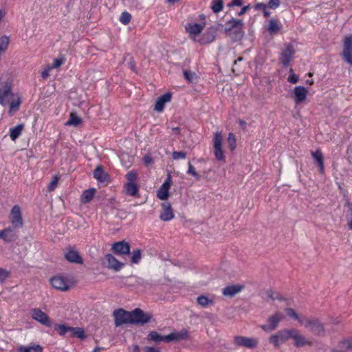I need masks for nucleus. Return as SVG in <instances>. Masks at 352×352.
I'll use <instances>...</instances> for the list:
<instances>
[{
    "label": "nucleus",
    "mask_w": 352,
    "mask_h": 352,
    "mask_svg": "<svg viewBox=\"0 0 352 352\" xmlns=\"http://www.w3.org/2000/svg\"><path fill=\"white\" fill-rule=\"evenodd\" d=\"M12 85L10 81L1 82L0 83V104L3 106L9 103L8 114L12 116L17 112L22 103L21 98L18 94L12 91Z\"/></svg>",
    "instance_id": "f257e3e1"
},
{
    "label": "nucleus",
    "mask_w": 352,
    "mask_h": 352,
    "mask_svg": "<svg viewBox=\"0 0 352 352\" xmlns=\"http://www.w3.org/2000/svg\"><path fill=\"white\" fill-rule=\"evenodd\" d=\"M127 182L124 186V192L126 195L138 197L139 186L136 184L138 174L135 170H131L126 175Z\"/></svg>",
    "instance_id": "f03ea898"
},
{
    "label": "nucleus",
    "mask_w": 352,
    "mask_h": 352,
    "mask_svg": "<svg viewBox=\"0 0 352 352\" xmlns=\"http://www.w3.org/2000/svg\"><path fill=\"white\" fill-rule=\"evenodd\" d=\"M289 339L292 340L293 344L298 348L312 345L311 341L306 338L299 330L294 328L287 329V340Z\"/></svg>",
    "instance_id": "7ed1b4c3"
},
{
    "label": "nucleus",
    "mask_w": 352,
    "mask_h": 352,
    "mask_svg": "<svg viewBox=\"0 0 352 352\" xmlns=\"http://www.w3.org/2000/svg\"><path fill=\"white\" fill-rule=\"evenodd\" d=\"M223 138L221 131H217L212 140L213 152L215 159L219 162H225L226 156L223 150Z\"/></svg>",
    "instance_id": "20e7f679"
},
{
    "label": "nucleus",
    "mask_w": 352,
    "mask_h": 352,
    "mask_svg": "<svg viewBox=\"0 0 352 352\" xmlns=\"http://www.w3.org/2000/svg\"><path fill=\"white\" fill-rule=\"evenodd\" d=\"M304 327L316 336H324L325 333L324 324L318 318L307 317Z\"/></svg>",
    "instance_id": "39448f33"
},
{
    "label": "nucleus",
    "mask_w": 352,
    "mask_h": 352,
    "mask_svg": "<svg viewBox=\"0 0 352 352\" xmlns=\"http://www.w3.org/2000/svg\"><path fill=\"white\" fill-rule=\"evenodd\" d=\"M152 318L151 314L145 313L140 308L131 311V324L144 325L151 322Z\"/></svg>",
    "instance_id": "423d86ee"
},
{
    "label": "nucleus",
    "mask_w": 352,
    "mask_h": 352,
    "mask_svg": "<svg viewBox=\"0 0 352 352\" xmlns=\"http://www.w3.org/2000/svg\"><path fill=\"white\" fill-rule=\"evenodd\" d=\"M113 316L116 327L131 324V311H127L123 309H116L113 312Z\"/></svg>",
    "instance_id": "0eeeda50"
},
{
    "label": "nucleus",
    "mask_w": 352,
    "mask_h": 352,
    "mask_svg": "<svg viewBox=\"0 0 352 352\" xmlns=\"http://www.w3.org/2000/svg\"><path fill=\"white\" fill-rule=\"evenodd\" d=\"M343 60L352 66V35L345 36L343 41V51L342 52Z\"/></svg>",
    "instance_id": "6e6552de"
},
{
    "label": "nucleus",
    "mask_w": 352,
    "mask_h": 352,
    "mask_svg": "<svg viewBox=\"0 0 352 352\" xmlns=\"http://www.w3.org/2000/svg\"><path fill=\"white\" fill-rule=\"evenodd\" d=\"M10 221L13 228H20L23 227V221L19 206L15 205L12 207L10 212Z\"/></svg>",
    "instance_id": "1a4fd4ad"
},
{
    "label": "nucleus",
    "mask_w": 352,
    "mask_h": 352,
    "mask_svg": "<svg viewBox=\"0 0 352 352\" xmlns=\"http://www.w3.org/2000/svg\"><path fill=\"white\" fill-rule=\"evenodd\" d=\"M307 316L294 308H287V320L295 324L304 326Z\"/></svg>",
    "instance_id": "9d476101"
},
{
    "label": "nucleus",
    "mask_w": 352,
    "mask_h": 352,
    "mask_svg": "<svg viewBox=\"0 0 352 352\" xmlns=\"http://www.w3.org/2000/svg\"><path fill=\"white\" fill-rule=\"evenodd\" d=\"M32 318L46 327H52V322L50 317L38 308L32 309L30 311Z\"/></svg>",
    "instance_id": "9b49d317"
},
{
    "label": "nucleus",
    "mask_w": 352,
    "mask_h": 352,
    "mask_svg": "<svg viewBox=\"0 0 352 352\" xmlns=\"http://www.w3.org/2000/svg\"><path fill=\"white\" fill-rule=\"evenodd\" d=\"M102 265L109 269L118 272L122 268L124 264L119 261L113 254H107L102 261Z\"/></svg>",
    "instance_id": "f8f14e48"
},
{
    "label": "nucleus",
    "mask_w": 352,
    "mask_h": 352,
    "mask_svg": "<svg viewBox=\"0 0 352 352\" xmlns=\"http://www.w3.org/2000/svg\"><path fill=\"white\" fill-rule=\"evenodd\" d=\"M283 318L284 316L283 314L280 312H276L269 318L267 323L261 325V327L265 331H272L276 328L278 323L282 319H283Z\"/></svg>",
    "instance_id": "ddd939ff"
},
{
    "label": "nucleus",
    "mask_w": 352,
    "mask_h": 352,
    "mask_svg": "<svg viewBox=\"0 0 352 352\" xmlns=\"http://www.w3.org/2000/svg\"><path fill=\"white\" fill-rule=\"evenodd\" d=\"M338 349H333L331 352H352V336H346L341 338L337 344Z\"/></svg>",
    "instance_id": "4468645a"
},
{
    "label": "nucleus",
    "mask_w": 352,
    "mask_h": 352,
    "mask_svg": "<svg viewBox=\"0 0 352 352\" xmlns=\"http://www.w3.org/2000/svg\"><path fill=\"white\" fill-rule=\"evenodd\" d=\"M131 246L129 243L125 241L114 243L111 246V250L118 255H128L130 253Z\"/></svg>",
    "instance_id": "2eb2a0df"
},
{
    "label": "nucleus",
    "mask_w": 352,
    "mask_h": 352,
    "mask_svg": "<svg viewBox=\"0 0 352 352\" xmlns=\"http://www.w3.org/2000/svg\"><path fill=\"white\" fill-rule=\"evenodd\" d=\"M217 28L211 26L202 34L199 40L201 45H206L213 42L217 36Z\"/></svg>",
    "instance_id": "dca6fc26"
},
{
    "label": "nucleus",
    "mask_w": 352,
    "mask_h": 352,
    "mask_svg": "<svg viewBox=\"0 0 352 352\" xmlns=\"http://www.w3.org/2000/svg\"><path fill=\"white\" fill-rule=\"evenodd\" d=\"M171 177L168 174L163 184L157 191V197L161 200H166L169 197V189L171 185Z\"/></svg>",
    "instance_id": "f3484780"
},
{
    "label": "nucleus",
    "mask_w": 352,
    "mask_h": 352,
    "mask_svg": "<svg viewBox=\"0 0 352 352\" xmlns=\"http://www.w3.org/2000/svg\"><path fill=\"white\" fill-rule=\"evenodd\" d=\"M236 345L242 346L248 349L256 348L258 345V340L256 338L236 336L234 338Z\"/></svg>",
    "instance_id": "a211bd4d"
},
{
    "label": "nucleus",
    "mask_w": 352,
    "mask_h": 352,
    "mask_svg": "<svg viewBox=\"0 0 352 352\" xmlns=\"http://www.w3.org/2000/svg\"><path fill=\"white\" fill-rule=\"evenodd\" d=\"M50 283L52 287L58 290L67 291L69 289L70 286L68 282L60 276H56L50 279Z\"/></svg>",
    "instance_id": "6ab92c4d"
},
{
    "label": "nucleus",
    "mask_w": 352,
    "mask_h": 352,
    "mask_svg": "<svg viewBox=\"0 0 352 352\" xmlns=\"http://www.w3.org/2000/svg\"><path fill=\"white\" fill-rule=\"evenodd\" d=\"M161 220L168 221L174 218V213L169 202H164L162 204V211L160 215Z\"/></svg>",
    "instance_id": "aec40b11"
},
{
    "label": "nucleus",
    "mask_w": 352,
    "mask_h": 352,
    "mask_svg": "<svg viewBox=\"0 0 352 352\" xmlns=\"http://www.w3.org/2000/svg\"><path fill=\"white\" fill-rule=\"evenodd\" d=\"M65 258L74 263L82 264L83 263L82 258L78 253V252L72 248H69L65 254Z\"/></svg>",
    "instance_id": "412c9836"
},
{
    "label": "nucleus",
    "mask_w": 352,
    "mask_h": 352,
    "mask_svg": "<svg viewBox=\"0 0 352 352\" xmlns=\"http://www.w3.org/2000/svg\"><path fill=\"white\" fill-rule=\"evenodd\" d=\"M293 93L294 101L298 104L303 102L306 100L308 90L304 87L298 86L294 88Z\"/></svg>",
    "instance_id": "4be33fe9"
},
{
    "label": "nucleus",
    "mask_w": 352,
    "mask_h": 352,
    "mask_svg": "<svg viewBox=\"0 0 352 352\" xmlns=\"http://www.w3.org/2000/svg\"><path fill=\"white\" fill-rule=\"evenodd\" d=\"M188 338V332L186 329H182L179 332H173L166 336V342L186 340Z\"/></svg>",
    "instance_id": "5701e85b"
},
{
    "label": "nucleus",
    "mask_w": 352,
    "mask_h": 352,
    "mask_svg": "<svg viewBox=\"0 0 352 352\" xmlns=\"http://www.w3.org/2000/svg\"><path fill=\"white\" fill-rule=\"evenodd\" d=\"M94 177L100 183L109 182V175L104 170L102 166H98L94 170Z\"/></svg>",
    "instance_id": "b1692460"
},
{
    "label": "nucleus",
    "mask_w": 352,
    "mask_h": 352,
    "mask_svg": "<svg viewBox=\"0 0 352 352\" xmlns=\"http://www.w3.org/2000/svg\"><path fill=\"white\" fill-rule=\"evenodd\" d=\"M172 98L170 93H166L160 97H159L155 104V110L157 112H161L164 108V105L166 102H170Z\"/></svg>",
    "instance_id": "393cba45"
},
{
    "label": "nucleus",
    "mask_w": 352,
    "mask_h": 352,
    "mask_svg": "<svg viewBox=\"0 0 352 352\" xmlns=\"http://www.w3.org/2000/svg\"><path fill=\"white\" fill-rule=\"evenodd\" d=\"M244 286L241 285H228L223 289L222 294L226 296L232 297L241 292Z\"/></svg>",
    "instance_id": "a878e982"
},
{
    "label": "nucleus",
    "mask_w": 352,
    "mask_h": 352,
    "mask_svg": "<svg viewBox=\"0 0 352 352\" xmlns=\"http://www.w3.org/2000/svg\"><path fill=\"white\" fill-rule=\"evenodd\" d=\"M226 25L227 26L225 28V32L226 34L231 36L233 30L236 28H237L238 30H240L241 26H243V23L241 19H232L227 22Z\"/></svg>",
    "instance_id": "bb28decb"
},
{
    "label": "nucleus",
    "mask_w": 352,
    "mask_h": 352,
    "mask_svg": "<svg viewBox=\"0 0 352 352\" xmlns=\"http://www.w3.org/2000/svg\"><path fill=\"white\" fill-rule=\"evenodd\" d=\"M15 228H7L0 231V238L6 242H10L15 239L16 234L14 232Z\"/></svg>",
    "instance_id": "cd10ccee"
},
{
    "label": "nucleus",
    "mask_w": 352,
    "mask_h": 352,
    "mask_svg": "<svg viewBox=\"0 0 352 352\" xmlns=\"http://www.w3.org/2000/svg\"><path fill=\"white\" fill-rule=\"evenodd\" d=\"M204 25L205 23H204L203 25L199 23H188L186 26V30L188 33H189L190 36H196L202 32Z\"/></svg>",
    "instance_id": "c85d7f7f"
},
{
    "label": "nucleus",
    "mask_w": 352,
    "mask_h": 352,
    "mask_svg": "<svg viewBox=\"0 0 352 352\" xmlns=\"http://www.w3.org/2000/svg\"><path fill=\"white\" fill-rule=\"evenodd\" d=\"M311 155L320 168V173H324V157L323 154L320 149H317L315 152H311Z\"/></svg>",
    "instance_id": "c756f323"
},
{
    "label": "nucleus",
    "mask_w": 352,
    "mask_h": 352,
    "mask_svg": "<svg viewBox=\"0 0 352 352\" xmlns=\"http://www.w3.org/2000/svg\"><path fill=\"white\" fill-rule=\"evenodd\" d=\"M270 342L277 347L286 342V336L283 332H279L277 334L272 336L270 338Z\"/></svg>",
    "instance_id": "7c9ffc66"
},
{
    "label": "nucleus",
    "mask_w": 352,
    "mask_h": 352,
    "mask_svg": "<svg viewBox=\"0 0 352 352\" xmlns=\"http://www.w3.org/2000/svg\"><path fill=\"white\" fill-rule=\"evenodd\" d=\"M25 125L23 124H19L16 126L10 129V137L12 140H16L21 134Z\"/></svg>",
    "instance_id": "2f4dec72"
},
{
    "label": "nucleus",
    "mask_w": 352,
    "mask_h": 352,
    "mask_svg": "<svg viewBox=\"0 0 352 352\" xmlns=\"http://www.w3.org/2000/svg\"><path fill=\"white\" fill-rule=\"evenodd\" d=\"M95 192L96 190L94 188L85 190L81 196V201L84 204L90 202L94 197Z\"/></svg>",
    "instance_id": "473e14b6"
},
{
    "label": "nucleus",
    "mask_w": 352,
    "mask_h": 352,
    "mask_svg": "<svg viewBox=\"0 0 352 352\" xmlns=\"http://www.w3.org/2000/svg\"><path fill=\"white\" fill-rule=\"evenodd\" d=\"M17 351L18 352H43V348L38 344L30 346H21Z\"/></svg>",
    "instance_id": "72a5a7b5"
},
{
    "label": "nucleus",
    "mask_w": 352,
    "mask_h": 352,
    "mask_svg": "<svg viewBox=\"0 0 352 352\" xmlns=\"http://www.w3.org/2000/svg\"><path fill=\"white\" fill-rule=\"evenodd\" d=\"M165 338H166V336H162L160 334H159L157 331H152L148 333V335L147 336V340L148 341H153L155 342H160L162 341L166 342Z\"/></svg>",
    "instance_id": "f704fd0d"
},
{
    "label": "nucleus",
    "mask_w": 352,
    "mask_h": 352,
    "mask_svg": "<svg viewBox=\"0 0 352 352\" xmlns=\"http://www.w3.org/2000/svg\"><path fill=\"white\" fill-rule=\"evenodd\" d=\"M197 303L201 307H207L208 305H214V300L208 298L207 296L201 295L197 298Z\"/></svg>",
    "instance_id": "c9c22d12"
},
{
    "label": "nucleus",
    "mask_w": 352,
    "mask_h": 352,
    "mask_svg": "<svg viewBox=\"0 0 352 352\" xmlns=\"http://www.w3.org/2000/svg\"><path fill=\"white\" fill-rule=\"evenodd\" d=\"M267 30L270 34H277L280 30V25L278 21L274 19H271L269 22Z\"/></svg>",
    "instance_id": "e433bc0d"
},
{
    "label": "nucleus",
    "mask_w": 352,
    "mask_h": 352,
    "mask_svg": "<svg viewBox=\"0 0 352 352\" xmlns=\"http://www.w3.org/2000/svg\"><path fill=\"white\" fill-rule=\"evenodd\" d=\"M82 122V120L77 116V115L74 113H71L69 115V119L66 122V125L67 126H76Z\"/></svg>",
    "instance_id": "4c0bfd02"
},
{
    "label": "nucleus",
    "mask_w": 352,
    "mask_h": 352,
    "mask_svg": "<svg viewBox=\"0 0 352 352\" xmlns=\"http://www.w3.org/2000/svg\"><path fill=\"white\" fill-rule=\"evenodd\" d=\"M69 333L72 337H76L80 339H84L86 337L84 330L80 327H72Z\"/></svg>",
    "instance_id": "58836bf2"
},
{
    "label": "nucleus",
    "mask_w": 352,
    "mask_h": 352,
    "mask_svg": "<svg viewBox=\"0 0 352 352\" xmlns=\"http://www.w3.org/2000/svg\"><path fill=\"white\" fill-rule=\"evenodd\" d=\"M223 8V0H213L211 3V9L214 13H219Z\"/></svg>",
    "instance_id": "ea45409f"
},
{
    "label": "nucleus",
    "mask_w": 352,
    "mask_h": 352,
    "mask_svg": "<svg viewBox=\"0 0 352 352\" xmlns=\"http://www.w3.org/2000/svg\"><path fill=\"white\" fill-rule=\"evenodd\" d=\"M10 43L9 37L7 36H2L0 37V52L4 53L8 47Z\"/></svg>",
    "instance_id": "a19ab883"
},
{
    "label": "nucleus",
    "mask_w": 352,
    "mask_h": 352,
    "mask_svg": "<svg viewBox=\"0 0 352 352\" xmlns=\"http://www.w3.org/2000/svg\"><path fill=\"white\" fill-rule=\"evenodd\" d=\"M227 142L228 144V147L230 151H234L236 146V140L235 138V135L233 133H230L228 134Z\"/></svg>",
    "instance_id": "79ce46f5"
},
{
    "label": "nucleus",
    "mask_w": 352,
    "mask_h": 352,
    "mask_svg": "<svg viewBox=\"0 0 352 352\" xmlns=\"http://www.w3.org/2000/svg\"><path fill=\"white\" fill-rule=\"evenodd\" d=\"M142 258V251L140 249L133 250L131 255V261L132 263H138Z\"/></svg>",
    "instance_id": "37998d69"
},
{
    "label": "nucleus",
    "mask_w": 352,
    "mask_h": 352,
    "mask_svg": "<svg viewBox=\"0 0 352 352\" xmlns=\"http://www.w3.org/2000/svg\"><path fill=\"white\" fill-rule=\"evenodd\" d=\"M60 180V176L58 175H56L53 177L52 182L49 184L47 186V190L50 192L54 191L58 186V181Z\"/></svg>",
    "instance_id": "c03bdc74"
},
{
    "label": "nucleus",
    "mask_w": 352,
    "mask_h": 352,
    "mask_svg": "<svg viewBox=\"0 0 352 352\" xmlns=\"http://www.w3.org/2000/svg\"><path fill=\"white\" fill-rule=\"evenodd\" d=\"M234 41L241 40L243 36V26H241L240 30L237 28L233 30L231 35Z\"/></svg>",
    "instance_id": "a18cd8bd"
},
{
    "label": "nucleus",
    "mask_w": 352,
    "mask_h": 352,
    "mask_svg": "<svg viewBox=\"0 0 352 352\" xmlns=\"http://www.w3.org/2000/svg\"><path fill=\"white\" fill-rule=\"evenodd\" d=\"M65 62V58L61 56L58 58H54L53 60V63H52V65H50V68L52 69H56V68H58L59 67H60L62 65H63Z\"/></svg>",
    "instance_id": "49530a36"
},
{
    "label": "nucleus",
    "mask_w": 352,
    "mask_h": 352,
    "mask_svg": "<svg viewBox=\"0 0 352 352\" xmlns=\"http://www.w3.org/2000/svg\"><path fill=\"white\" fill-rule=\"evenodd\" d=\"M187 174L192 175L197 180H200L201 179L200 175L196 171L195 168L190 162H188Z\"/></svg>",
    "instance_id": "de8ad7c7"
},
{
    "label": "nucleus",
    "mask_w": 352,
    "mask_h": 352,
    "mask_svg": "<svg viewBox=\"0 0 352 352\" xmlns=\"http://www.w3.org/2000/svg\"><path fill=\"white\" fill-rule=\"evenodd\" d=\"M131 19V15L127 12H124L120 16V22L124 25H128Z\"/></svg>",
    "instance_id": "09e8293b"
},
{
    "label": "nucleus",
    "mask_w": 352,
    "mask_h": 352,
    "mask_svg": "<svg viewBox=\"0 0 352 352\" xmlns=\"http://www.w3.org/2000/svg\"><path fill=\"white\" fill-rule=\"evenodd\" d=\"M72 329L71 327H66L65 325L64 324H59V325H57L55 328L56 330H57L58 331V333L60 335V336H64L65 334H66L67 332H69L70 331V329Z\"/></svg>",
    "instance_id": "8fccbe9b"
},
{
    "label": "nucleus",
    "mask_w": 352,
    "mask_h": 352,
    "mask_svg": "<svg viewBox=\"0 0 352 352\" xmlns=\"http://www.w3.org/2000/svg\"><path fill=\"white\" fill-rule=\"evenodd\" d=\"M184 78H186V80H187L189 82H192L193 80L196 77V74L191 71L184 70Z\"/></svg>",
    "instance_id": "3c124183"
},
{
    "label": "nucleus",
    "mask_w": 352,
    "mask_h": 352,
    "mask_svg": "<svg viewBox=\"0 0 352 352\" xmlns=\"http://www.w3.org/2000/svg\"><path fill=\"white\" fill-rule=\"evenodd\" d=\"M10 275V272L6 269L0 268V283H3Z\"/></svg>",
    "instance_id": "603ef678"
},
{
    "label": "nucleus",
    "mask_w": 352,
    "mask_h": 352,
    "mask_svg": "<svg viewBox=\"0 0 352 352\" xmlns=\"http://www.w3.org/2000/svg\"><path fill=\"white\" fill-rule=\"evenodd\" d=\"M172 157L175 160L185 159L186 157V153L184 151H173L172 153Z\"/></svg>",
    "instance_id": "864d4df0"
},
{
    "label": "nucleus",
    "mask_w": 352,
    "mask_h": 352,
    "mask_svg": "<svg viewBox=\"0 0 352 352\" xmlns=\"http://www.w3.org/2000/svg\"><path fill=\"white\" fill-rule=\"evenodd\" d=\"M289 72H290V74L287 78V80L293 84L298 82V79H299L298 76L294 73V71L292 69H290Z\"/></svg>",
    "instance_id": "5fc2aeb1"
},
{
    "label": "nucleus",
    "mask_w": 352,
    "mask_h": 352,
    "mask_svg": "<svg viewBox=\"0 0 352 352\" xmlns=\"http://www.w3.org/2000/svg\"><path fill=\"white\" fill-rule=\"evenodd\" d=\"M280 6V1L279 0H270L268 3V7L270 9H276Z\"/></svg>",
    "instance_id": "6e6d98bb"
},
{
    "label": "nucleus",
    "mask_w": 352,
    "mask_h": 352,
    "mask_svg": "<svg viewBox=\"0 0 352 352\" xmlns=\"http://www.w3.org/2000/svg\"><path fill=\"white\" fill-rule=\"evenodd\" d=\"M347 204L349 206V211H350L349 217L348 218V226H349V230H352V204H351L349 203H348Z\"/></svg>",
    "instance_id": "4d7b16f0"
},
{
    "label": "nucleus",
    "mask_w": 352,
    "mask_h": 352,
    "mask_svg": "<svg viewBox=\"0 0 352 352\" xmlns=\"http://www.w3.org/2000/svg\"><path fill=\"white\" fill-rule=\"evenodd\" d=\"M142 160L146 165L153 163V159L149 155H146L142 157Z\"/></svg>",
    "instance_id": "13d9d810"
},
{
    "label": "nucleus",
    "mask_w": 352,
    "mask_h": 352,
    "mask_svg": "<svg viewBox=\"0 0 352 352\" xmlns=\"http://www.w3.org/2000/svg\"><path fill=\"white\" fill-rule=\"evenodd\" d=\"M295 52V50L292 45H287V62L292 55Z\"/></svg>",
    "instance_id": "bf43d9fd"
},
{
    "label": "nucleus",
    "mask_w": 352,
    "mask_h": 352,
    "mask_svg": "<svg viewBox=\"0 0 352 352\" xmlns=\"http://www.w3.org/2000/svg\"><path fill=\"white\" fill-rule=\"evenodd\" d=\"M52 70V69L50 68V66L47 67V69H44L42 72H41V77L43 78V79H46L47 78H48L49 76V73H50V71Z\"/></svg>",
    "instance_id": "052dcab7"
},
{
    "label": "nucleus",
    "mask_w": 352,
    "mask_h": 352,
    "mask_svg": "<svg viewBox=\"0 0 352 352\" xmlns=\"http://www.w3.org/2000/svg\"><path fill=\"white\" fill-rule=\"evenodd\" d=\"M243 2L242 0H233L231 3L228 4L229 7L232 6H242Z\"/></svg>",
    "instance_id": "680f3d73"
},
{
    "label": "nucleus",
    "mask_w": 352,
    "mask_h": 352,
    "mask_svg": "<svg viewBox=\"0 0 352 352\" xmlns=\"http://www.w3.org/2000/svg\"><path fill=\"white\" fill-rule=\"evenodd\" d=\"M280 62L283 66H286V51H283L281 53V56L280 58Z\"/></svg>",
    "instance_id": "e2e57ef3"
},
{
    "label": "nucleus",
    "mask_w": 352,
    "mask_h": 352,
    "mask_svg": "<svg viewBox=\"0 0 352 352\" xmlns=\"http://www.w3.org/2000/svg\"><path fill=\"white\" fill-rule=\"evenodd\" d=\"M144 352H161L158 349L152 346H146L144 348Z\"/></svg>",
    "instance_id": "0e129e2a"
},
{
    "label": "nucleus",
    "mask_w": 352,
    "mask_h": 352,
    "mask_svg": "<svg viewBox=\"0 0 352 352\" xmlns=\"http://www.w3.org/2000/svg\"><path fill=\"white\" fill-rule=\"evenodd\" d=\"M250 8V5H248L246 6H244L243 8H242V9L241 10V11L239 12V15L241 16V15H243Z\"/></svg>",
    "instance_id": "69168bd1"
},
{
    "label": "nucleus",
    "mask_w": 352,
    "mask_h": 352,
    "mask_svg": "<svg viewBox=\"0 0 352 352\" xmlns=\"http://www.w3.org/2000/svg\"><path fill=\"white\" fill-rule=\"evenodd\" d=\"M267 8V5L263 3H258L255 5L256 10Z\"/></svg>",
    "instance_id": "338daca9"
},
{
    "label": "nucleus",
    "mask_w": 352,
    "mask_h": 352,
    "mask_svg": "<svg viewBox=\"0 0 352 352\" xmlns=\"http://www.w3.org/2000/svg\"><path fill=\"white\" fill-rule=\"evenodd\" d=\"M6 12L3 10L0 9V23L3 20L6 16Z\"/></svg>",
    "instance_id": "774afa93"
}]
</instances>
